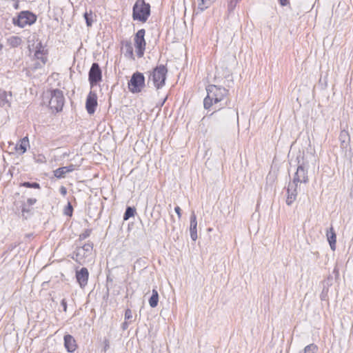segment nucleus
Instances as JSON below:
<instances>
[{
  "label": "nucleus",
  "instance_id": "nucleus-1",
  "mask_svg": "<svg viewBox=\"0 0 353 353\" xmlns=\"http://www.w3.org/2000/svg\"><path fill=\"white\" fill-rule=\"evenodd\" d=\"M228 90L215 85H210L207 88V96L203 100L205 110H213L214 112L224 108L228 103Z\"/></svg>",
  "mask_w": 353,
  "mask_h": 353
},
{
  "label": "nucleus",
  "instance_id": "nucleus-2",
  "mask_svg": "<svg viewBox=\"0 0 353 353\" xmlns=\"http://www.w3.org/2000/svg\"><path fill=\"white\" fill-rule=\"evenodd\" d=\"M145 34V30L141 29L134 36L132 43L127 41L122 43V50L125 57L132 60L143 57L146 47Z\"/></svg>",
  "mask_w": 353,
  "mask_h": 353
},
{
  "label": "nucleus",
  "instance_id": "nucleus-3",
  "mask_svg": "<svg viewBox=\"0 0 353 353\" xmlns=\"http://www.w3.org/2000/svg\"><path fill=\"white\" fill-rule=\"evenodd\" d=\"M150 15V6L144 0H137L132 10V18L134 20L145 23Z\"/></svg>",
  "mask_w": 353,
  "mask_h": 353
},
{
  "label": "nucleus",
  "instance_id": "nucleus-4",
  "mask_svg": "<svg viewBox=\"0 0 353 353\" xmlns=\"http://www.w3.org/2000/svg\"><path fill=\"white\" fill-rule=\"evenodd\" d=\"M64 105V96L61 90L55 89L50 91L48 106L52 112L61 111Z\"/></svg>",
  "mask_w": 353,
  "mask_h": 353
},
{
  "label": "nucleus",
  "instance_id": "nucleus-5",
  "mask_svg": "<svg viewBox=\"0 0 353 353\" xmlns=\"http://www.w3.org/2000/svg\"><path fill=\"white\" fill-rule=\"evenodd\" d=\"M167 72V68L163 65H158L153 70L152 73V79L154 86L157 89H159L164 85Z\"/></svg>",
  "mask_w": 353,
  "mask_h": 353
},
{
  "label": "nucleus",
  "instance_id": "nucleus-6",
  "mask_svg": "<svg viewBox=\"0 0 353 353\" xmlns=\"http://www.w3.org/2000/svg\"><path fill=\"white\" fill-rule=\"evenodd\" d=\"M37 21V16L29 11H22L17 16V19H13V23L20 28L26 26H31Z\"/></svg>",
  "mask_w": 353,
  "mask_h": 353
},
{
  "label": "nucleus",
  "instance_id": "nucleus-7",
  "mask_svg": "<svg viewBox=\"0 0 353 353\" xmlns=\"http://www.w3.org/2000/svg\"><path fill=\"white\" fill-rule=\"evenodd\" d=\"M145 86V77L141 72L134 73L128 82V89L132 93L140 92Z\"/></svg>",
  "mask_w": 353,
  "mask_h": 353
},
{
  "label": "nucleus",
  "instance_id": "nucleus-8",
  "mask_svg": "<svg viewBox=\"0 0 353 353\" xmlns=\"http://www.w3.org/2000/svg\"><path fill=\"white\" fill-rule=\"evenodd\" d=\"M48 50L40 42L36 46V50L34 54V60L36 61L35 68H41L48 61Z\"/></svg>",
  "mask_w": 353,
  "mask_h": 353
},
{
  "label": "nucleus",
  "instance_id": "nucleus-9",
  "mask_svg": "<svg viewBox=\"0 0 353 353\" xmlns=\"http://www.w3.org/2000/svg\"><path fill=\"white\" fill-rule=\"evenodd\" d=\"M88 80L91 88L102 81V71L97 63H92L88 73Z\"/></svg>",
  "mask_w": 353,
  "mask_h": 353
},
{
  "label": "nucleus",
  "instance_id": "nucleus-10",
  "mask_svg": "<svg viewBox=\"0 0 353 353\" xmlns=\"http://www.w3.org/2000/svg\"><path fill=\"white\" fill-rule=\"evenodd\" d=\"M98 107V97L96 92L90 90L86 97L85 109L87 112L92 115Z\"/></svg>",
  "mask_w": 353,
  "mask_h": 353
},
{
  "label": "nucleus",
  "instance_id": "nucleus-11",
  "mask_svg": "<svg viewBox=\"0 0 353 353\" xmlns=\"http://www.w3.org/2000/svg\"><path fill=\"white\" fill-rule=\"evenodd\" d=\"M30 147L29 139L26 136L22 139H21L17 144L14 146L13 151L12 153L21 155L24 154L28 148Z\"/></svg>",
  "mask_w": 353,
  "mask_h": 353
},
{
  "label": "nucleus",
  "instance_id": "nucleus-12",
  "mask_svg": "<svg viewBox=\"0 0 353 353\" xmlns=\"http://www.w3.org/2000/svg\"><path fill=\"white\" fill-rule=\"evenodd\" d=\"M76 278L77 282L81 288L88 284L89 272L86 268H82L80 270L76 272Z\"/></svg>",
  "mask_w": 353,
  "mask_h": 353
},
{
  "label": "nucleus",
  "instance_id": "nucleus-13",
  "mask_svg": "<svg viewBox=\"0 0 353 353\" xmlns=\"http://www.w3.org/2000/svg\"><path fill=\"white\" fill-rule=\"evenodd\" d=\"M12 92L0 89V106L9 108L11 105Z\"/></svg>",
  "mask_w": 353,
  "mask_h": 353
},
{
  "label": "nucleus",
  "instance_id": "nucleus-14",
  "mask_svg": "<svg viewBox=\"0 0 353 353\" xmlns=\"http://www.w3.org/2000/svg\"><path fill=\"white\" fill-rule=\"evenodd\" d=\"M64 346L69 352H74L77 348V341L70 334L64 336Z\"/></svg>",
  "mask_w": 353,
  "mask_h": 353
},
{
  "label": "nucleus",
  "instance_id": "nucleus-15",
  "mask_svg": "<svg viewBox=\"0 0 353 353\" xmlns=\"http://www.w3.org/2000/svg\"><path fill=\"white\" fill-rule=\"evenodd\" d=\"M307 181L308 178L306 170L301 165L299 166L295 173L294 181L306 183Z\"/></svg>",
  "mask_w": 353,
  "mask_h": 353
},
{
  "label": "nucleus",
  "instance_id": "nucleus-16",
  "mask_svg": "<svg viewBox=\"0 0 353 353\" xmlns=\"http://www.w3.org/2000/svg\"><path fill=\"white\" fill-rule=\"evenodd\" d=\"M190 232L192 239L196 241L197 239V221L196 215L194 213L190 217Z\"/></svg>",
  "mask_w": 353,
  "mask_h": 353
},
{
  "label": "nucleus",
  "instance_id": "nucleus-17",
  "mask_svg": "<svg viewBox=\"0 0 353 353\" xmlns=\"http://www.w3.org/2000/svg\"><path fill=\"white\" fill-rule=\"evenodd\" d=\"M326 236L331 249L333 251L335 250L336 244V234L333 227H331L330 230H327Z\"/></svg>",
  "mask_w": 353,
  "mask_h": 353
},
{
  "label": "nucleus",
  "instance_id": "nucleus-18",
  "mask_svg": "<svg viewBox=\"0 0 353 353\" xmlns=\"http://www.w3.org/2000/svg\"><path fill=\"white\" fill-rule=\"evenodd\" d=\"M23 41L21 37L19 36H12L7 40L8 45L10 48H17L21 45Z\"/></svg>",
  "mask_w": 353,
  "mask_h": 353
},
{
  "label": "nucleus",
  "instance_id": "nucleus-19",
  "mask_svg": "<svg viewBox=\"0 0 353 353\" xmlns=\"http://www.w3.org/2000/svg\"><path fill=\"white\" fill-rule=\"evenodd\" d=\"M159 294L156 289L152 290V294L149 299V304L152 307H155L158 305Z\"/></svg>",
  "mask_w": 353,
  "mask_h": 353
},
{
  "label": "nucleus",
  "instance_id": "nucleus-20",
  "mask_svg": "<svg viewBox=\"0 0 353 353\" xmlns=\"http://www.w3.org/2000/svg\"><path fill=\"white\" fill-rule=\"evenodd\" d=\"M54 176L57 179L64 178L65 174L68 173L65 167H61L54 170Z\"/></svg>",
  "mask_w": 353,
  "mask_h": 353
},
{
  "label": "nucleus",
  "instance_id": "nucleus-21",
  "mask_svg": "<svg viewBox=\"0 0 353 353\" xmlns=\"http://www.w3.org/2000/svg\"><path fill=\"white\" fill-rule=\"evenodd\" d=\"M84 18L86 21V24L88 27H90L94 21V14H93L92 10L90 12H86L84 14Z\"/></svg>",
  "mask_w": 353,
  "mask_h": 353
},
{
  "label": "nucleus",
  "instance_id": "nucleus-22",
  "mask_svg": "<svg viewBox=\"0 0 353 353\" xmlns=\"http://www.w3.org/2000/svg\"><path fill=\"white\" fill-rule=\"evenodd\" d=\"M296 190H294V192L290 193V189H288V196L286 198V203L288 205H291L296 199Z\"/></svg>",
  "mask_w": 353,
  "mask_h": 353
},
{
  "label": "nucleus",
  "instance_id": "nucleus-23",
  "mask_svg": "<svg viewBox=\"0 0 353 353\" xmlns=\"http://www.w3.org/2000/svg\"><path fill=\"white\" fill-rule=\"evenodd\" d=\"M136 212V210L134 208H132L131 207H128L125 212L123 215V220L127 221L130 217L134 216Z\"/></svg>",
  "mask_w": 353,
  "mask_h": 353
},
{
  "label": "nucleus",
  "instance_id": "nucleus-24",
  "mask_svg": "<svg viewBox=\"0 0 353 353\" xmlns=\"http://www.w3.org/2000/svg\"><path fill=\"white\" fill-rule=\"evenodd\" d=\"M132 319V310L130 309L125 310V322L123 323V326L127 325L128 322H130Z\"/></svg>",
  "mask_w": 353,
  "mask_h": 353
},
{
  "label": "nucleus",
  "instance_id": "nucleus-25",
  "mask_svg": "<svg viewBox=\"0 0 353 353\" xmlns=\"http://www.w3.org/2000/svg\"><path fill=\"white\" fill-rule=\"evenodd\" d=\"M318 347L314 344H310L307 345L304 349V353H316L317 351Z\"/></svg>",
  "mask_w": 353,
  "mask_h": 353
},
{
  "label": "nucleus",
  "instance_id": "nucleus-26",
  "mask_svg": "<svg viewBox=\"0 0 353 353\" xmlns=\"http://www.w3.org/2000/svg\"><path fill=\"white\" fill-rule=\"evenodd\" d=\"M21 186L29 188H35V189H39L40 185L38 183H30V182H24L21 183Z\"/></svg>",
  "mask_w": 353,
  "mask_h": 353
},
{
  "label": "nucleus",
  "instance_id": "nucleus-27",
  "mask_svg": "<svg viewBox=\"0 0 353 353\" xmlns=\"http://www.w3.org/2000/svg\"><path fill=\"white\" fill-rule=\"evenodd\" d=\"M73 213V208L71 205V203L69 202L67 205V206L64 209V214L67 216H69L71 217L72 216Z\"/></svg>",
  "mask_w": 353,
  "mask_h": 353
},
{
  "label": "nucleus",
  "instance_id": "nucleus-28",
  "mask_svg": "<svg viewBox=\"0 0 353 353\" xmlns=\"http://www.w3.org/2000/svg\"><path fill=\"white\" fill-rule=\"evenodd\" d=\"M205 0H201V1L199 3V8L201 10H204L205 8H208V6L205 5Z\"/></svg>",
  "mask_w": 353,
  "mask_h": 353
},
{
  "label": "nucleus",
  "instance_id": "nucleus-29",
  "mask_svg": "<svg viewBox=\"0 0 353 353\" xmlns=\"http://www.w3.org/2000/svg\"><path fill=\"white\" fill-rule=\"evenodd\" d=\"M65 167L66 168L68 173L72 172L77 169V166L73 164H70V165H69L68 166H65Z\"/></svg>",
  "mask_w": 353,
  "mask_h": 353
},
{
  "label": "nucleus",
  "instance_id": "nucleus-30",
  "mask_svg": "<svg viewBox=\"0 0 353 353\" xmlns=\"http://www.w3.org/2000/svg\"><path fill=\"white\" fill-rule=\"evenodd\" d=\"M37 203V199L34 198H30L27 200V203L29 205H32Z\"/></svg>",
  "mask_w": 353,
  "mask_h": 353
},
{
  "label": "nucleus",
  "instance_id": "nucleus-31",
  "mask_svg": "<svg viewBox=\"0 0 353 353\" xmlns=\"http://www.w3.org/2000/svg\"><path fill=\"white\" fill-rule=\"evenodd\" d=\"M174 210L178 215L179 219L181 217V210L179 206L175 207Z\"/></svg>",
  "mask_w": 353,
  "mask_h": 353
},
{
  "label": "nucleus",
  "instance_id": "nucleus-32",
  "mask_svg": "<svg viewBox=\"0 0 353 353\" xmlns=\"http://www.w3.org/2000/svg\"><path fill=\"white\" fill-rule=\"evenodd\" d=\"M60 192H61V194L63 196H65V195H66V194H67V189H66V188H65V187H64V186H61V187L60 188Z\"/></svg>",
  "mask_w": 353,
  "mask_h": 353
},
{
  "label": "nucleus",
  "instance_id": "nucleus-33",
  "mask_svg": "<svg viewBox=\"0 0 353 353\" xmlns=\"http://www.w3.org/2000/svg\"><path fill=\"white\" fill-rule=\"evenodd\" d=\"M279 1L282 6H285L290 3L289 0H279Z\"/></svg>",
  "mask_w": 353,
  "mask_h": 353
},
{
  "label": "nucleus",
  "instance_id": "nucleus-34",
  "mask_svg": "<svg viewBox=\"0 0 353 353\" xmlns=\"http://www.w3.org/2000/svg\"><path fill=\"white\" fill-rule=\"evenodd\" d=\"M79 253H78V254H77V255H76V258H75V261H77V262H78V263H82V262H81V259L80 258H79Z\"/></svg>",
  "mask_w": 353,
  "mask_h": 353
},
{
  "label": "nucleus",
  "instance_id": "nucleus-35",
  "mask_svg": "<svg viewBox=\"0 0 353 353\" xmlns=\"http://www.w3.org/2000/svg\"><path fill=\"white\" fill-rule=\"evenodd\" d=\"M30 212V210H26L24 207L22 208V212L24 213V212Z\"/></svg>",
  "mask_w": 353,
  "mask_h": 353
}]
</instances>
